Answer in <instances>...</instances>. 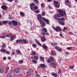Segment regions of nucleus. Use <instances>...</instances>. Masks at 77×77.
<instances>
[{
	"label": "nucleus",
	"mask_w": 77,
	"mask_h": 77,
	"mask_svg": "<svg viewBox=\"0 0 77 77\" xmlns=\"http://www.w3.org/2000/svg\"><path fill=\"white\" fill-rule=\"evenodd\" d=\"M38 19L39 21L40 24H42V27H44L45 25V23L44 22H43L42 21V16L40 14H38Z\"/></svg>",
	"instance_id": "obj_1"
},
{
	"label": "nucleus",
	"mask_w": 77,
	"mask_h": 77,
	"mask_svg": "<svg viewBox=\"0 0 77 77\" xmlns=\"http://www.w3.org/2000/svg\"><path fill=\"white\" fill-rule=\"evenodd\" d=\"M57 11L59 12L60 15L61 17H64L66 15V12L63 11L61 9H59L57 10Z\"/></svg>",
	"instance_id": "obj_2"
},
{
	"label": "nucleus",
	"mask_w": 77,
	"mask_h": 77,
	"mask_svg": "<svg viewBox=\"0 0 77 77\" xmlns=\"http://www.w3.org/2000/svg\"><path fill=\"white\" fill-rule=\"evenodd\" d=\"M54 19L55 20H57V21H65V18L63 17H61L60 18H58L57 17V15L54 14Z\"/></svg>",
	"instance_id": "obj_3"
},
{
	"label": "nucleus",
	"mask_w": 77,
	"mask_h": 77,
	"mask_svg": "<svg viewBox=\"0 0 77 77\" xmlns=\"http://www.w3.org/2000/svg\"><path fill=\"white\" fill-rule=\"evenodd\" d=\"M47 32V29L45 28H44L42 29V31L41 32V34L42 35L44 36L45 35V32Z\"/></svg>",
	"instance_id": "obj_4"
},
{
	"label": "nucleus",
	"mask_w": 77,
	"mask_h": 77,
	"mask_svg": "<svg viewBox=\"0 0 77 77\" xmlns=\"http://www.w3.org/2000/svg\"><path fill=\"white\" fill-rule=\"evenodd\" d=\"M54 6H55V7L57 8H59L60 5L59 4V3H58V2L57 1H54Z\"/></svg>",
	"instance_id": "obj_5"
},
{
	"label": "nucleus",
	"mask_w": 77,
	"mask_h": 77,
	"mask_svg": "<svg viewBox=\"0 0 77 77\" xmlns=\"http://www.w3.org/2000/svg\"><path fill=\"white\" fill-rule=\"evenodd\" d=\"M20 70H21V69H20L17 68L14 69V72L15 73L18 74V73H19V72H20Z\"/></svg>",
	"instance_id": "obj_6"
},
{
	"label": "nucleus",
	"mask_w": 77,
	"mask_h": 77,
	"mask_svg": "<svg viewBox=\"0 0 77 77\" xmlns=\"http://www.w3.org/2000/svg\"><path fill=\"white\" fill-rule=\"evenodd\" d=\"M10 35L11 36L10 38V41H12L13 40H14L15 38H16V37H15V35H12V34H10Z\"/></svg>",
	"instance_id": "obj_7"
},
{
	"label": "nucleus",
	"mask_w": 77,
	"mask_h": 77,
	"mask_svg": "<svg viewBox=\"0 0 77 77\" xmlns=\"http://www.w3.org/2000/svg\"><path fill=\"white\" fill-rule=\"evenodd\" d=\"M42 19L45 21V22H46V23H47V24H49V20H48L47 19L45 18L44 17H42Z\"/></svg>",
	"instance_id": "obj_8"
},
{
	"label": "nucleus",
	"mask_w": 77,
	"mask_h": 77,
	"mask_svg": "<svg viewBox=\"0 0 77 77\" xmlns=\"http://www.w3.org/2000/svg\"><path fill=\"white\" fill-rule=\"evenodd\" d=\"M55 30L56 32H58L59 31L61 30V29H60V28L58 26H57L56 27V28Z\"/></svg>",
	"instance_id": "obj_9"
},
{
	"label": "nucleus",
	"mask_w": 77,
	"mask_h": 77,
	"mask_svg": "<svg viewBox=\"0 0 77 77\" xmlns=\"http://www.w3.org/2000/svg\"><path fill=\"white\" fill-rule=\"evenodd\" d=\"M1 8L3 9V10H4V11H6L8 8V7L6 5H3L2 6Z\"/></svg>",
	"instance_id": "obj_10"
},
{
	"label": "nucleus",
	"mask_w": 77,
	"mask_h": 77,
	"mask_svg": "<svg viewBox=\"0 0 77 77\" xmlns=\"http://www.w3.org/2000/svg\"><path fill=\"white\" fill-rule=\"evenodd\" d=\"M12 23L14 26H17L18 25V22L15 20H12Z\"/></svg>",
	"instance_id": "obj_11"
},
{
	"label": "nucleus",
	"mask_w": 77,
	"mask_h": 77,
	"mask_svg": "<svg viewBox=\"0 0 77 77\" xmlns=\"http://www.w3.org/2000/svg\"><path fill=\"white\" fill-rule=\"evenodd\" d=\"M38 67L40 68H45V65L44 64H41L39 65Z\"/></svg>",
	"instance_id": "obj_12"
},
{
	"label": "nucleus",
	"mask_w": 77,
	"mask_h": 77,
	"mask_svg": "<svg viewBox=\"0 0 77 77\" xmlns=\"http://www.w3.org/2000/svg\"><path fill=\"white\" fill-rule=\"evenodd\" d=\"M30 8L32 11V7L33 6H35V3H32V4H30Z\"/></svg>",
	"instance_id": "obj_13"
},
{
	"label": "nucleus",
	"mask_w": 77,
	"mask_h": 77,
	"mask_svg": "<svg viewBox=\"0 0 77 77\" xmlns=\"http://www.w3.org/2000/svg\"><path fill=\"white\" fill-rule=\"evenodd\" d=\"M55 48L56 50H57V51H61L62 50V49L59 48L58 46H55Z\"/></svg>",
	"instance_id": "obj_14"
},
{
	"label": "nucleus",
	"mask_w": 77,
	"mask_h": 77,
	"mask_svg": "<svg viewBox=\"0 0 77 77\" xmlns=\"http://www.w3.org/2000/svg\"><path fill=\"white\" fill-rule=\"evenodd\" d=\"M51 74L52 75H53V76L55 77H56L57 76V74L56 73L52 72L51 73Z\"/></svg>",
	"instance_id": "obj_15"
},
{
	"label": "nucleus",
	"mask_w": 77,
	"mask_h": 77,
	"mask_svg": "<svg viewBox=\"0 0 77 77\" xmlns=\"http://www.w3.org/2000/svg\"><path fill=\"white\" fill-rule=\"evenodd\" d=\"M23 42V41H22V40L20 39V40H17L16 42V43H20V42Z\"/></svg>",
	"instance_id": "obj_16"
},
{
	"label": "nucleus",
	"mask_w": 77,
	"mask_h": 77,
	"mask_svg": "<svg viewBox=\"0 0 77 77\" xmlns=\"http://www.w3.org/2000/svg\"><path fill=\"white\" fill-rule=\"evenodd\" d=\"M59 23L60 24V25H62V26H64V25H65V23L62 21H60L59 22Z\"/></svg>",
	"instance_id": "obj_17"
},
{
	"label": "nucleus",
	"mask_w": 77,
	"mask_h": 77,
	"mask_svg": "<svg viewBox=\"0 0 77 77\" xmlns=\"http://www.w3.org/2000/svg\"><path fill=\"white\" fill-rule=\"evenodd\" d=\"M41 39L42 42H45V41H46L45 38V36H43L42 38Z\"/></svg>",
	"instance_id": "obj_18"
},
{
	"label": "nucleus",
	"mask_w": 77,
	"mask_h": 77,
	"mask_svg": "<svg viewBox=\"0 0 77 77\" xmlns=\"http://www.w3.org/2000/svg\"><path fill=\"white\" fill-rule=\"evenodd\" d=\"M35 42L37 43V44H38V45H40V46H41L42 45H41V44L40 42H39V41L37 40H36L35 41Z\"/></svg>",
	"instance_id": "obj_19"
},
{
	"label": "nucleus",
	"mask_w": 77,
	"mask_h": 77,
	"mask_svg": "<svg viewBox=\"0 0 77 77\" xmlns=\"http://www.w3.org/2000/svg\"><path fill=\"white\" fill-rule=\"evenodd\" d=\"M8 21L7 20H5L2 21V23L3 24H8Z\"/></svg>",
	"instance_id": "obj_20"
},
{
	"label": "nucleus",
	"mask_w": 77,
	"mask_h": 77,
	"mask_svg": "<svg viewBox=\"0 0 77 77\" xmlns=\"http://www.w3.org/2000/svg\"><path fill=\"white\" fill-rule=\"evenodd\" d=\"M32 62H33V63H35V64L37 63H38L37 61H36L35 60H32Z\"/></svg>",
	"instance_id": "obj_21"
},
{
	"label": "nucleus",
	"mask_w": 77,
	"mask_h": 77,
	"mask_svg": "<svg viewBox=\"0 0 77 77\" xmlns=\"http://www.w3.org/2000/svg\"><path fill=\"white\" fill-rule=\"evenodd\" d=\"M22 41L23 42V43H24V44H27V43H28L27 41H26L24 39H23Z\"/></svg>",
	"instance_id": "obj_22"
},
{
	"label": "nucleus",
	"mask_w": 77,
	"mask_h": 77,
	"mask_svg": "<svg viewBox=\"0 0 77 77\" xmlns=\"http://www.w3.org/2000/svg\"><path fill=\"white\" fill-rule=\"evenodd\" d=\"M0 51L1 52H3V53H5V52L6 51V49H5L2 48L0 50Z\"/></svg>",
	"instance_id": "obj_23"
},
{
	"label": "nucleus",
	"mask_w": 77,
	"mask_h": 77,
	"mask_svg": "<svg viewBox=\"0 0 77 77\" xmlns=\"http://www.w3.org/2000/svg\"><path fill=\"white\" fill-rule=\"evenodd\" d=\"M26 73H27L28 75L29 76H30V75H31V72H30V70H28L27 72H26Z\"/></svg>",
	"instance_id": "obj_24"
},
{
	"label": "nucleus",
	"mask_w": 77,
	"mask_h": 77,
	"mask_svg": "<svg viewBox=\"0 0 77 77\" xmlns=\"http://www.w3.org/2000/svg\"><path fill=\"white\" fill-rule=\"evenodd\" d=\"M9 67L8 66L6 68V71H5V72L6 73H7V72H8V71H9Z\"/></svg>",
	"instance_id": "obj_25"
},
{
	"label": "nucleus",
	"mask_w": 77,
	"mask_h": 77,
	"mask_svg": "<svg viewBox=\"0 0 77 77\" xmlns=\"http://www.w3.org/2000/svg\"><path fill=\"white\" fill-rule=\"evenodd\" d=\"M39 59L40 60H42L43 61H44V57H42L40 56Z\"/></svg>",
	"instance_id": "obj_26"
},
{
	"label": "nucleus",
	"mask_w": 77,
	"mask_h": 77,
	"mask_svg": "<svg viewBox=\"0 0 77 77\" xmlns=\"http://www.w3.org/2000/svg\"><path fill=\"white\" fill-rule=\"evenodd\" d=\"M20 14L21 16H22V17H24V13L23 12H20Z\"/></svg>",
	"instance_id": "obj_27"
},
{
	"label": "nucleus",
	"mask_w": 77,
	"mask_h": 77,
	"mask_svg": "<svg viewBox=\"0 0 77 77\" xmlns=\"http://www.w3.org/2000/svg\"><path fill=\"white\" fill-rule=\"evenodd\" d=\"M33 8L34 9V10H37L38 8V6L35 5V6L33 7Z\"/></svg>",
	"instance_id": "obj_28"
},
{
	"label": "nucleus",
	"mask_w": 77,
	"mask_h": 77,
	"mask_svg": "<svg viewBox=\"0 0 77 77\" xmlns=\"http://www.w3.org/2000/svg\"><path fill=\"white\" fill-rule=\"evenodd\" d=\"M50 59H51V61L52 62H53L54 61V58L52 57H50Z\"/></svg>",
	"instance_id": "obj_29"
},
{
	"label": "nucleus",
	"mask_w": 77,
	"mask_h": 77,
	"mask_svg": "<svg viewBox=\"0 0 77 77\" xmlns=\"http://www.w3.org/2000/svg\"><path fill=\"white\" fill-rule=\"evenodd\" d=\"M38 58L39 57H38V56H34V59H35V60H38Z\"/></svg>",
	"instance_id": "obj_30"
},
{
	"label": "nucleus",
	"mask_w": 77,
	"mask_h": 77,
	"mask_svg": "<svg viewBox=\"0 0 77 77\" xmlns=\"http://www.w3.org/2000/svg\"><path fill=\"white\" fill-rule=\"evenodd\" d=\"M42 47L43 48H45V49H46V48H47V47L44 45H42Z\"/></svg>",
	"instance_id": "obj_31"
},
{
	"label": "nucleus",
	"mask_w": 77,
	"mask_h": 77,
	"mask_svg": "<svg viewBox=\"0 0 77 77\" xmlns=\"http://www.w3.org/2000/svg\"><path fill=\"white\" fill-rule=\"evenodd\" d=\"M51 65H52V66H53L54 67H56V64L55 63H51Z\"/></svg>",
	"instance_id": "obj_32"
},
{
	"label": "nucleus",
	"mask_w": 77,
	"mask_h": 77,
	"mask_svg": "<svg viewBox=\"0 0 77 77\" xmlns=\"http://www.w3.org/2000/svg\"><path fill=\"white\" fill-rule=\"evenodd\" d=\"M0 72L1 73H3L4 71V70L2 68L0 70Z\"/></svg>",
	"instance_id": "obj_33"
},
{
	"label": "nucleus",
	"mask_w": 77,
	"mask_h": 77,
	"mask_svg": "<svg viewBox=\"0 0 77 77\" xmlns=\"http://www.w3.org/2000/svg\"><path fill=\"white\" fill-rule=\"evenodd\" d=\"M33 2L34 3H38L39 2L38 0H33Z\"/></svg>",
	"instance_id": "obj_34"
},
{
	"label": "nucleus",
	"mask_w": 77,
	"mask_h": 77,
	"mask_svg": "<svg viewBox=\"0 0 77 77\" xmlns=\"http://www.w3.org/2000/svg\"><path fill=\"white\" fill-rule=\"evenodd\" d=\"M35 13H36V14H38V13H39V10H37L35 11Z\"/></svg>",
	"instance_id": "obj_35"
},
{
	"label": "nucleus",
	"mask_w": 77,
	"mask_h": 77,
	"mask_svg": "<svg viewBox=\"0 0 77 77\" xmlns=\"http://www.w3.org/2000/svg\"><path fill=\"white\" fill-rule=\"evenodd\" d=\"M19 63H20V64H21V63H23V61L22 60H20L19 61Z\"/></svg>",
	"instance_id": "obj_36"
},
{
	"label": "nucleus",
	"mask_w": 77,
	"mask_h": 77,
	"mask_svg": "<svg viewBox=\"0 0 77 77\" xmlns=\"http://www.w3.org/2000/svg\"><path fill=\"white\" fill-rule=\"evenodd\" d=\"M49 35V33H48V32L47 31H46V32H45V35Z\"/></svg>",
	"instance_id": "obj_37"
},
{
	"label": "nucleus",
	"mask_w": 77,
	"mask_h": 77,
	"mask_svg": "<svg viewBox=\"0 0 77 77\" xmlns=\"http://www.w3.org/2000/svg\"><path fill=\"white\" fill-rule=\"evenodd\" d=\"M69 68L70 69H72L74 68V66H69Z\"/></svg>",
	"instance_id": "obj_38"
},
{
	"label": "nucleus",
	"mask_w": 77,
	"mask_h": 77,
	"mask_svg": "<svg viewBox=\"0 0 77 77\" xmlns=\"http://www.w3.org/2000/svg\"><path fill=\"white\" fill-rule=\"evenodd\" d=\"M7 77H12V76L10 73H8L7 75Z\"/></svg>",
	"instance_id": "obj_39"
},
{
	"label": "nucleus",
	"mask_w": 77,
	"mask_h": 77,
	"mask_svg": "<svg viewBox=\"0 0 77 77\" xmlns=\"http://www.w3.org/2000/svg\"><path fill=\"white\" fill-rule=\"evenodd\" d=\"M32 46L33 47H34V48H36V45L35 44H33Z\"/></svg>",
	"instance_id": "obj_40"
},
{
	"label": "nucleus",
	"mask_w": 77,
	"mask_h": 77,
	"mask_svg": "<svg viewBox=\"0 0 77 77\" xmlns=\"http://www.w3.org/2000/svg\"><path fill=\"white\" fill-rule=\"evenodd\" d=\"M67 29V27H64L63 29L62 30L63 32H64V30H66Z\"/></svg>",
	"instance_id": "obj_41"
},
{
	"label": "nucleus",
	"mask_w": 77,
	"mask_h": 77,
	"mask_svg": "<svg viewBox=\"0 0 77 77\" xmlns=\"http://www.w3.org/2000/svg\"><path fill=\"white\" fill-rule=\"evenodd\" d=\"M16 51L17 53H21V51H20V50H16Z\"/></svg>",
	"instance_id": "obj_42"
},
{
	"label": "nucleus",
	"mask_w": 77,
	"mask_h": 77,
	"mask_svg": "<svg viewBox=\"0 0 77 77\" xmlns=\"http://www.w3.org/2000/svg\"><path fill=\"white\" fill-rule=\"evenodd\" d=\"M36 54V53H35V52L34 51L32 52V53L31 54V55H35Z\"/></svg>",
	"instance_id": "obj_43"
},
{
	"label": "nucleus",
	"mask_w": 77,
	"mask_h": 77,
	"mask_svg": "<svg viewBox=\"0 0 77 77\" xmlns=\"http://www.w3.org/2000/svg\"><path fill=\"white\" fill-rule=\"evenodd\" d=\"M45 14L44 12H43L42 14V16H45Z\"/></svg>",
	"instance_id": "obj_44"
},
{
	"label": "nucleus",
	"mask_w": 77,
	"mask_h": 77,
	"mask_svg": "<svg viewBox=\"0 0 77 77\" xmlns=\"http://www.w3.org/2000/svg\"><path fill=\"white\" fill-rule=\"evenodd\" d=\"M8 2H12L14 0H7Z\"/></svg>",
	"instance_id": "obj_45"
},
{
	"label": "nucleus",
	"mask_w": 77,
	"mask_h": 77,
	"mask_svg": "<svg viewBox=\"0 0 77 77\" xmlns=\"http://www.w3.org/2000/svg\"><path fill=\"white\" fill-rule=\"evenodd\" d=\"M69 2V0H65V2L66 3H68Z\"/></svg>",
	"instance_id": "obj_46"
},
{
	"label": "nucleus",
	"mask_w": 77,
	"mask_h": 77,
	"mask_svg": "<svg viewBox=\"0 0 77 77\" xmlns=\"http://www.w3.org/2000/svg\"><path fill=\"white\" fill-rule=\"evenodd\" d=\"M55 54V52L54 51H53L51 52V54L52 55H54V54Z\"/></svg>",
	"instance_id": "obj_47"
},
{
	"label": "nucleus",
	"mask_w": 77,
	"mask_h": 77,
	"mask_svg": "<svg viewBox=\"0 0 77 77\" xmlns=\"http://www.w3.org/2000/svg\"><path fill=\"white\" fill-rule=\"evenodd\" d=\"M55 15H57V17H58V18H60V15L59 14H55Z\"/></svg>",
	"instance_id": "obj_48"
},
{
	"label": "nucleus",
	"mask_w": 77,
	"mask_h": 77,
	"mask_svg": "<svg viewBox=\"0 0 77 77\" xmlns=\"http://www.w3.org/2000/svg\"><path fill=\"white\" fill-rule=\"evenodd\" d=\"M11 54L12 55H14L15 54V52L14 51H12Z\"/></svg>",
	"instance_id": "obj_49"
},
{
	"label": "nucleus",
	"mask_w": 77,
	"mask_h": 77,
	"mask_svg": "<svg viewBox=\"0 0 77 77\" xmlns=\"http://www.w3.org/2000/svg\"><path fill=\"white\" fill-rule=\"evenodd\" d=\"M47 62H48V63H50V60L49 59L47 61Z\"/></svg>",
	"instance_id": "obj_50"
},
{
	"label": "nucleus",
	"mask_w": 77,
	"mask_h": 77,
	"mask_svg": "<svg viewBox=\"0 0 77 77\" xmlns=\"http://www.w3.org/2000/svg\"><path fill=\"white\" fill-rule=\"evenodd\" d=\"M41 6H42V8H44V4H43V3H42Z\"/></svg>",
	"instance_id": "obj_51"
},
{
	"label": "nucleus",
	"mask_w": 77,
	"mask_h": 77,
	"mask_svg": "<svg viewBox=\"0 0 77 77\" xmlns=\"http://www.w3.org/2000/svg\"><path fill=\"white\" fill-rule=\"evenodd\" d=\"M66 48L67 50H70V49H71V47H67Z\"/></svg>",
	"instance_id": "obj_52"
},
{
	"label": "nucleus",
	"mask_w": 77,
	"mask_h": 77,
	"mask_svg": "<svg viewBox=\"0 0 77 77\" xmlns=\"http://www.w3.org/2000/svg\"><path fill=\"white\" fill-rule=\"evenodd\" d=\"M6 36H7V37H8V38H10V35L9 34H7L6 35Z\"/></svg>",
	"instance_id": "obj_53"
},
{
	"label": "nucleus",
	"mask_w": 77,
	"mask_h": 77,
	"mask_svg": "<svg viewBox=\"0 0 77 77\" xmlns=\"http://www.w3.org/2000/svg\"><path fill=\"white\" fill-rule=\"evenodd\" d=\"M6 53L7 54H9L10 52L9 51H6Z\"/></svg>",
	"instance_id": "obj_54"
},
{
	"label": "nucleus",
	"mask_w": 77,
	"mask_h": 77,
	"mask_svg": "<svg viewBox=\"0 0 77 77\" xmlns=\"http://www.w3.org/2000/svg\"><path fill=\"white\" fill-rule=\"evenodd\" d=\"M2 47L3 48H5V47H6V45H3L2 46Z\"/></svg>",
	"instance_id": "obj_55"
},
{
	"label": "nucleus",
	"mask_w": 77,
	"mask_h": 77,
	"mask_svg": "<svg viewBox=\"0 0 77 77\" xmlns=\"http://www.w3.org/2000/svg\"><path fill=\"white\" fill-rule=\"evenodd\" d=\"M57 44L56 43H54L53 45H57Z\"/></svg>",
	"instance_id": "obj_56"
},
{
	"label": "nucleus",
	"mask_w": 77,
	"mask_h": 77,
	"mask_svg": "<svg viewBox=\"0 0 77 77\" xmlns=\"http://www.w3.org/2000/svg\"><path fill=\"white\" fill-rule=\"evenodd\" d=\"M3 59L4 60H5L6 59V58L5 57H4L3 58Z\"/></svg>",
	"instance_id": "obj_57"
},
{
	"label": "nucleus",
	"mask_w": 77,
	"mask_h": 77,
	"mask_svg": "<svg viewBox=\"0 0 77 77\" xmlns=\"http://www.w3.org/2000/svg\"><path fill=\"white\" fill-rule=\"evenodd\" d=\"M5 38V36L4 35L2 37H0V38Z\"/></svg>",
	"instance_id": "obj_58"
},
{
	"label": "nucleus",
	"mask_w": 77,
	"mask_h": 77,
	"mask_svg": "<svg viewBox=\"0 0 77 77\" xmlns=\"http://www.w3.org/2000/svg\"><path fill=\"white\" fill-rule=\"evenodd\" d=\"M14 2L15 3H17V2H18V0H14Z\"/></svg>",
	"instance_id": "obj_59"
},
{
	"label": "nucleus",
	"mask_w": 77,
	"mask_h": 77,
	"mask_svg": "<svg viewBox=\"0 0 77 77\" xmlns=\"http://www.w3.org/2000/svg\"><path fill=\"white\" fill-rule=\"evenodd\" d=\"M31 58L32 59H35V56H34V57L32 56V57H31Z\"/></svg>",
	"instance_id": "obj_60"
},
{
	"label": "nucleus",
	"mask_w": 77,
	"mask_h": 77,
	"mask_svg": "<svg viewBox=\"0 0 77 77\" xmlns=\"http://www.w3.org/2000/svg\"><path fill=\"white\" fill-rule=\"evenodd\" d=\"M9 24L10 25H11V24H12V22H9Z\"/></svg>",
	"instance_id": "obj_61"
},
{
	"label": "nucleus",
	"mask_w": 77,
	"mask_h": 77,
	"mask_svg": "<svg viewBox=\"0 0 77 77\" xmlns=\"http://www.w3.org/2000/svg\"><path fill=\"white\" fill-rule=\"evenodd\" d=\"M8 59L9 60H11V58L10 57H8Z\"/></svg>",
	"instance_id": "obj_62"
},
{
	"label": "nucleus",
	"mask_w": 77,
	"mask_h": 77,
	"mask_svg": "<svg viewBox=\"0 0 77 77\" xmlns=\"http://www.w3.org/2000/svg\"><path fill=\"white\" fill-rule=\"evenodd\" d=\"M52 28H53V29H54V30H55V29H56V28L55 27L53 26H52Z\"/></svg>",
	"instance_id": "obj_63"
},
{
	"label": "nucleus",
	"mask_w": 77,
	"mask_h": 77,
	"mask_svg": "<svg viewBox=\"0 0 77 77\" xmlns=\"http://www.w3.org/2000/svg\"><path fill=\"white\" fill-rule=\"evenodd\" d=\"M65 53L66 54H67V55L68 54H69V53H68V52H65Z\"/></svg>",
	"instance_id": "obj_64"
}]
</instances>
